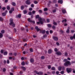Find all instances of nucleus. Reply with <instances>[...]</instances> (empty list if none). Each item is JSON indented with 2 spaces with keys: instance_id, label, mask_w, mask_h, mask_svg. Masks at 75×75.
<instances>
[{
  "instance_id": "f257e3e1",
  "label": "nucleus",
  "mask_w": 75,
  "mask_h": 75,
  "mask_svg": "<svg viewBox=\"0 0 75 75\" xmlns=\"http://www.w3.org/2000/svg\"><path fill=\"white\" fill-rule=\"evenodd\" d=\"M10 22L9 23L10 25H12L13 27H15V23H14L13 22V19L12 18H11L10 19Z\"/></svg>"
},
{
  "instance_id": "f03ea898",
  "label": "nucleus",
  "mask_w": 75,
  "mask_h": 75,
  "mask_svg": "<svg viewBox=\"0 0 75 75\" xmlns=\"http://www.w3.org/2000/svg\"><path fill=\"white\" fill-rule=\"evenodd\" d=\"M71 65V62L69 61H67L64 63V65L65 67H68V66H70Z\"/></svg>"
},
{
  "instance_id": "7ed1b4c3",
  "label": "nucleus",
  "mask_w": 75,
  "mask_h": 75,
  "mask_svg": "<svg viewBox=\"0 0 75 75\" xmlns=\"http://www.w3.org/2000/svg\"><path fill=\"white\" fill-rule=\"evenodd\" d=\"M34 72H35V74L37 75H40H40H42V74H43V72H42V71H39L38 72L37 71L35 70Z\"/></svg>"
},
{
  "instance_id": "20e7f679",
  "label": "nucleus",
  "mask_w": 75,
  "mask_h": 75,
  "mask_svg": "<svg viewBox=\"0 0 75 75\" xmlns=\"http://www.w3.org/2000/svg\"><path fill=\"white\" fill-rule=\"evenodd\" d=\"M66 71L67 73H70L71 72V71H72V69L71 68H67L66 69Z\"/></svg>"
},
{
  "instance_id": "39448f33",
  "label": "nucleus",
  "mask_w": 75,
  "mask_h": 75,
  "mask_svg": "<svg viewBox=\"0 0 75 75\" xmlns=\"http://www.w3.org/2000/svg\"><path fill=\"white\" fill-rule=\"evenodd\" d=\"M28 21L29 23H33V24H35V21H32L30 18H28Z\"/></svg>"
},
{
  "instance_id": "423d86ee",
  "label": "nucleus",
  "mask_w": 75,
  "mask_h": 75,
  "mask_svg": "<svg viewBox=\"0 0 75 75\" xmlns=\"http://www.w3.org/2000/svg\"><path fill=\"white\" fill-rule=\"evenodd\" d=\"M38 20L39 21V22H40L41 24H43V22L42 21V18H38Z\"/></svg>"
},
{
  "instance_id": "0eeeda50",
  "label": "nucleus",
  "mask_w": 75,
  "mask_h": 75,
  "mask_svg": "<svg viewBox=\"0 0 75 75\" xmlns=\"http://www.w3.org/2000/svg\"><path fill=\"white\" fill-rule=\"evenodd\" d=\"M53 39L55 41H58V38L57 37H53Z\"/></svg>"
},
{
  "instance_id": "6e6552de",
  "label": "nucleus",
  "mask_w": 75,
  "mask_h": 75,
  "mask_svg": "<svg viewBox=\"0 0 75 75\" xmlns=\"http://www.w3.org/2000/svg\"><path fill=\"white\" fill-rule=\"evenodd\" d=\"M26 3L28 5H30L31 4V2L29 1H26Z\"/></svg>"
},
{
  "instance_id": "1a4fd4ad",
  "label": "nucleus",
  "mask_w": 75,
  "mask_h": 75,
  "mask_svg": "<svg viewBox=\"0 0 75 75\" xmlns=\"http://www.w3.org/2000/svg\"><path fill=\"white\" fill-rule=\"evenodd\" d=\"M40 33H42L43 34H45V30H42V31L40 30Z\"/></svg>"
},
{
  "instance_id": "9d476101",
  "label": "nucleus",
  "mask_w": 75,
  "mask_h": 75,
  "mask_svg": "<svg viewBox=\"0 0 75 75\" xmlns=\"http://www.w3.org/2000/svg\"><path fill=\"white\" fill-rule=\"evenodd\" d=\"M35 29L37 31H40V29L38 28V26H36L35 27Z\"/></svg>"
},
{
  "instance_id": "9b49d317",
  "label": "nucleus",
  "mask_w": 75,
  "mask_h": 75,
  "mask_svg": "<svg viewBox=\"0 0 75 75\" xmlns=\"http://www.w3.org/2000/svg\"><path fill=\"white\" fill-rule=\"evenodd\" d=\"M56 54L58 55H62V53L60 52H58L56 53Z\"/></svg>"
},
{
  "instance_id": "f8f14e48",
  "label": "nucleus",
  "mask_w": 75,
  "mask_h": 75,
  "mask_svg": "<svg viewBox=\"0 0 75 75\" xmlns=\"http://www.w3.org/2000/svg\"><path fill=\"white\" fill-rule=\"evenodd\" d=\"M58 3H60V4H62L63 1L62 0H59Z\"/></svg>"
},
{
  "instance_id": "ddd939ff",
  "label": "nucleus",
  "mask_w": 75,
  "mask_h": 75,
  "mask_svg": "<svg viewBox=\"0 0 75 75\" xmlns=\"http://www.w3.org/2000/svg\"><path fill=\"white\" fill-rule=\"evenodd\" d=\"M62 69V67L61 66H59L58 67V69L59 71H61Z\"/></svg>"
},
{
  "instance_id": "4468645a",
  "label": "nucleus",
  "mask_w": 75,
  "mask_h": 75,
  "mask_svg": "<svg viewBox=\"0 0 75 75\" xmlns=\"http://www.w3.org/2000/svg\"><path fill=\"white\" fill-rule=\"evenodd\" d=\"M23 13L24 14H27V11L26 10H24L23 11Z\"/></svg>"
},
{
  "instance_id": "2eb2a0df",
  "label": "nucleus",
  "mask_w": 75,
  "mask_h": 75,
  "mask_svg": "<svg viewBox=\"0 0 75 75\" xmlns=\"http://www.w3.org/2000/svg\"><path fill=\"white\" fill-rule=\"evenodd\" d=\"M7 54H8V52L7 51H6L4 52V55H7Z\"/></svg>"
},
{
  "instance_id": "dca6fc26",
  "label": "nucleus",
  "mask_w": 75,
  "mask_h": 75,
  "mask_svg": "<svg viewBox=\"0 0 75 75\" xmlns=\"http://www.w3.org/2000/svg\"><path fill=\"white\" fill-rule=\"evenodd\" d=\"M48 52L49 54H51L52 53V50L49 49L48 51Z\"/></svg>"
},
{
  "instance_id": "f3484780",
  "label": "nucleus",
  "mask_w": 75,
  "mask_h": 75,
  "mask_svg": "<svg viewBox=\"0 0 75 75\" xmlns=\"http://www.w3.org/2000/svg\"><path fill=\"white\" fill-rule=\"evenodd\" d=\"M21 64L22 66H24L25 65V62H24V61H23L22 63H21Z\"/></svg>"
},
{
  "instance_id": "a211bd4d",
  "label": "nucleus",
  "mask_w": 75,
  "mask_h": 75,
  "mask_svg": "<svg viewBox=\"0 0 75 75\" xmlns=\"http://www.w3.org/2000/svg\"><path fill=\"white\" fill-rule=\"evenodd\" d=\"M62 12L63 14H65V13H66V10L65 9H63L62 10Z\"/></svg>"
},
{
  "instance_id": "6ab92c4d",
  "label": "nucleus",
  "mask_w": 75,
  "mask_h": 75,
  "mask_svg": "<svg viewBox=\"0 0 75 75\" xmlns=\"http://www.w3.org/2000/svg\"><path fill=\"white\" fill-rule=\"evenodd\" d=\"M21 14H19L18 16H16V17H18V18H21Z\"/></svg>"
},
{
  "instance_id": "aec40b11",
  "label": "nucleus",
  "mask_w": 75,
  "mask_h": 75,
  "mask_svg": "<svg viewBox=\"0 0 75 75\" xmlns=\"http://www.w3.org/2000/svg\"><path fill=\"white\" fill-rule=\"evenodd\" d=\"M35 18H41L40 17V16H39V15H36V16H35Z\"/></svg>"
},
{
  "instance_id": "412c9836",
  "label": "nucleus",
  "mask_w": 75,
  "mask_h": 75,
  "mask_svg": "<svg viewBox=\"0 0 75 75\" xmlns=\"http://www.w3.org/2000/svg\"><path fill=\"white\" fill-rule=\"evenodd\" d=\"M3 35L2 33H0V38H2V37H3Z\"/></svg>"
},
{
  "instance_id": "4be33fe9",
  "label": "nucleus",
  "mask_w": 75,
  "mask_h": 75,
  "mask_svg": "<svg viewBox=\"0 0 75 75\" xmlns=\"http://www.w3.org/2000/svg\"><path fill=\"white\" fill-rule=\"evenodd\" d=\"M47 26L49 28H51L52 27V25L51 24H48Z\"/></svg>"
},
{
  "instance_id": "5701e85b",
  "label": "nucleus",
  "mask_w": 75,
  "mask_h": 75,
  "mask_svg": "<svg viewBox=\"0 0 75 75\" xmlns=\"http://www.w3.org/2000/svg\"><path fill=\"white\" fill-rule=\"evenodd\" d=\"M1 34H4L5 33V30H2L1 31Z\"/></svg>"
},
{
  "instance_id": "b1692460",
  "label": "nucleus",
  "mask_w": 75,
  "mask_h": 75,
  "mask_svg": "<svg viewBox=\"0 0 75 75\" xmlns=\"http://www.w3.org/2000/svg\"><path fill=\"white\" fill-rule=\"evenodd\" d=\"M12 4L13 6H16V4L14 2H12Z\"/></svg>"
},
{
  "instance_id": "393cba45",
  "label": "nucleus",
  "mask_w": 75,
  "mask_h": 75,
  "mask_svg": "<svg viewBox=\"0 0 75 75\" xmlns=\"http://www.w3.org/2000/svg\"><path fill=\"white\" fill-rule=\"evenodd\" d=\"M30 62H34V59L33 58H31L30 59Z\"/></svg>"
},
{
  "instance_id": "a878e982",
  "label": "nucleus",
  "mask_w": 75,
  "mask_h": 75,
  "mask_svg": "<svg viewBox=\"0 0 75 75\" xmlns=\"http://www.w3.org/2000/svg\"><path fill=\"white\" fill-rule=\"evenodd\" d=\"M6 8L8 10H10V6H8L6 7Z\"/></svg>"
},
{
  "instance_id": "bb28decb",
  "label": "nucleus",
  "mask_w": 75,
  "mask_h": 75,
  "mask_svg": "<svg viewBox=\"0 0 75 75\" xmlns=\"http://www.w3.org/2000/svg\"><path fill=\"white\" fill-rule=\"evenodd\" d=\"M66 33H69V29H68L66 30Z\"/></svg>"
},
{
  "instance_id": "cd10ccee",
  "label": "nucleus",
  "mask_w": 75,
  "mask_h": 75,
  "mask_svg": "<svg viewBox=\"0 0 75 75\" xmlns=\"http://www.w3.org/2000/svg\"><path fill=\"white\" fill-rule=\"evenodd\" d=\"M24 8V6L22 5L21 7V10H23Z\"/></svg>"
},
{
  "instance_id": "c85d7f7f",
  "label": "nucleus",
  "mask_w": 75,
  "mask_h": 75,
  "mask_svg": "<svg viewBox=\"0 0 75 75\" xmlns=\"http://www.w3.org/2000/svg\"><path fill=\"white\" fill-rule=\"evenodd\" d=\"M41 58L42 59H45V57L44 56H42L41 57Z\"/></svg>"
},
{
  "instance_id": "c756f323",
  "label": "nucleus",
  "mask_w": 75,
  "mask_h": 75,
  "mask_svg": "<svg viewBox=\"0 0 75 75\" xmlns=\"http://www.w3.org/2000/svg\"><path fill=\"white\" fill-rule=\"evenodd\" d=\"M62 70L64 71L65 69V68L64 66H62Z\"/></svg>"
},
{
  "instance_id": "7c9ffc66",
  "label": "nucleus",
  "mask_w": 75,
  "mask_h": 75,
  "mask_svg": "<svg viewBox=\"0 0 75 75\" xmlns=\"http://www.w3.org/2000/svg\"><path fill=\"white\" fill-rule=\"evenodd\" d=\"M2 14L3 16H6V13H2Z\"/></svg>"
},
{
  "instance_id": "2f4dec72",
  "label": "nucleus",
  "mask_w": 75,
  "mask_h": 75,
  "mask_svg": "<svg viewBox=\"0 0 75 75\" xmlns=\"http://www.w3.org/2000/svg\"><path fill=\"white\" fill-rule=\"evenodd\" d=\"M28 14L29 15V16H31V15H32V12L31 11H29V12L28 13Z\"/></svg>"
},
{
  "instance_id": "473e14b6",
  "label": "nucleus",
  "mask_w": 75,
  "mask_h": 75,
  "mask_svg": "<svg viewBox=\"0 0 75 75\" xmlns=\"http://www.w3.org/2000/svg\"><path fill=\"white\" fill-rule=\"evenodd\" d=\"M13 55H14V56H17V53L16 52H14L13 53Z\"/></svg>"
},
{
  "instance_id": "72a5a7b5",
  "label": "nucleus",
  "mask_w": 75,
  "mask_h": 75,
  "mask_svg": "<svg viewBox=\"0 0 75 75\" xmlns=\"http://www.w3.org/2000/svg\"><path fill=\"white\" fill-rule=\"evenodd\" d=\"M51 69L52 70V71H55V68L54 67H52Z\"/></svg>"
},
{
  "instance_id": "f704fd0d",
  "label": "nucleus",
  "mask_w": 75,
  "mask_h": 75,
  "mask_svg": "<svg viewBox=\"0 0 75 75\" xmlns=\"http://www.w3.org/2000/svg\"><path fill=\"white\" fill-rule=\"evenodd\" d=\"M30 51L31 52H33V49L31 48H30Z\"/></svg>"
},
{
  "instance_id": "c9c22d12",
  "label": "nucleus",
  "mask_w": 75,
  "mask_h": 75,
  "mask_svg": "<svg viewBox=\"0 0 75 75\" xmlns=\"http://www.w3.org/2000/svg\"><path fill=\"white\" fill-rule=\"evenodd\" d=\"M52 28L53 29V30H55L56 29V28L54 25H53L52 27Z\"/></svg>"
},
{
  "instance_id": "e433bc0d",
  "label": "nucleus",
  "mask_w": 75,
  "mask_h": 75,
  "mask_svg": "<svg viewBox=\"0 0 75 75\" xmlns=\"http://www.w3.org/2000/svg\"><path fill=\"white\" fill-rule=\"evenodd\" d=\"M21 68H23V71H25V68L24 67L22 66L21 67Z\"/></svg>"
},
{
  "instance_id": "4c0bfd02",
  "label": "nucleus",
  "mask_w": 75,
  "mask_h": 75,
  "mask_svg": "<svg viewBox=\"0 0 75 75\" xmlns=\"http://www.w3.org/2000/svg\"><path fill=\"white\" fill-rule=\"evenodd\" d=\"M60 32L61 33V34H64V31L62 30H60Z\"/></svg>"
},
{
  "instance_id": "58836bf2",
  "label": "nucleus",
  "mask_w": 75,
  "mask_h": 75,
  "mask_svg": "<svg viewBox=\"0 0 75 75\" xmlns=\"http://www.w3.org/2000/svg\"><path fill=\"white\" fill-rule=\"evenodd\" d=\"M67 19H65L64 20H63L62 21V23H64V22H67Z\"/></svg>"
},
{
  "instance_id": "ea45409f",
  "label": "nucleus",
  "mask_w": 75,
  "mask_h": 75,
  "mask_svg": "<svg viewBox=\"0 0 75 75\" xmlns=\"http://www.w3.org/2000/svg\"><path fill=\"white\" fill-rule=\"evenodd\" d=\"M60 74H62V75H63V74H64V71H61L60 72Z\"/></svg>"
},
{
  "instance_id": "a19ab883",
  "label": "nucleus",
  "mask_w": 75,
  "mask_h": 75,
  "mask_svg": "<svg viewBox=\"0 0 75 75\" xmlns=\"http://www.w3.org/2000/svg\"><path fill=\"white\" fill-rule=\"evenodd\" d=\"M53 24L54 25H57L58 24L56 22H53Z\"/></svg>"
},
{
  "instance_id": "79ce46f5",
  "label": "nucleus",
  "mask_w": 75,
  "mask_h": 75,
  "mask_svg": "<svg viewBox=\"0 0 75 75\" xmlns=\"http://www.w3.org/2000/svg\"><path fill=\"white\" fill-rule=\"evenodd\" d=\"M35 11H32L33 14H35Z\"/></svg>"
},
{
  "instance_id": "37998d69",
  "label": "nucleus",
  "mask_w": 75,
  "mask_h": 75,
  "mask_svg": "<svg viewBox=\"0 0 75 75\" xmlns=\"http://www.w3.org/2000/svg\"><path fill=\"white\" fill-rule=\"evenodd\" d=\"M47 10H48V8H44V11H47Z\"/></svg>"
},
{
  "instance_id": "c03bdc74",
  "label": "nucleus",
  "mask_w": 75,
  "mask_h": 75,
  "mask_svg": "<svg viewBox=\"0 0 75 75\" xmlns=\"http://www.w3.org/2000/svg\"><path fill=\"white\" fill-rule=\"evenodd\" d=\"M3 72H6V69L5 68H4L3 69Z\"/></svg>"
},
{
  "instance_id": "a18cd8bd",
  "label": "nucleus",
  "mask_w": 75,
  "mask_h": 75,
  "mask_svg": "<svg viewBox=\"0 0 75 75\" xmlns=\"http://www.w3.org/2000/svg\"><path fill=\"white\" fill-rule=\"evenodd\" d=\"M48 68L49 69H51V65H50L48 66Z\"/></svg>"
},
{
  "instance_id": "49530a36",
  "label": "nucleus",
  "mask_w": 75,
  "mask_h": 75,
  "mask_svg": "<svg viewBox=\"0 0 75 75\" xmlns=\"http://www.w3.org/2000/svg\"><path fill=\"white\" fill-rule=\"evenodd\" d=\"M53 3H57V0H54L53 1Z\"/></svg>"
},
{
  "instance_id": "de8ad7c7",
  "label": "nucleus",
  "mask_w": 75,
  "mask_h": 75,
  "mask_svg": "<svg viewBox=\"0 0 75 75\" xmlns=\"http://www.w3.org/2000/svg\"><path fill=\"white\" fill-rule=\"evenodd\" d=\"M4 50H1L0 52L1 54H3L4 52L3 51Z\"/></svg>"
},
{
  "instance_id": "09e8293b",
  "label": "nucleus",
  "mask_w": 75,
  "mask_h": 75,
  "mask_svg": "<svg viewBox=\"0 0 75 75\" xmlns=\"http://www.w3.org/2000/svg\"><path fill=\"white\" fill-rule=\"evenodd\" d=\"M70 40H73V39H74V37L73 36H71L70 37Z\"/></svg>"
},
{
  "instance_id": "8fccbe9b",
  "label": "nucleus",
  "mask_w": 75,
  "mask_h": 75,
  "mask_svg": "<svg viewBox=\"0 0 75 75\" xmlns=\"http://www.w3.org/2000/svg\"><path fill=\"white\" fill-rule=\"evenodd\" d=\"M11 10L12 11H14V8H12L11 9Z\"/></svg>"
},
{
  "instance_id": "3c124183",
  "label": "nucleus",
  "mask_w": 75,
  "mask_h": 75,
  "mask_svg": "<svg viewBox=\"0 0 75 75\" xmlns=\"http://www.w3.org/2000/svg\"><path fill=\"white\" fill-rule=\"evenodd\" d=\"M75 30H71V32L72 33H75Z\"/></svg>"
},
{
  "instance_id": "603ef678",
  "label": "nucleus",
  "mask_w": 75,
  "mask_h": 75,
  "mask_svg": "<svg viewBox=\"0 0 75 75\" xmlns=\"http://www.w3.org/2000/svg\"><path fill=\"white\" fill-rule=\"evenodd\" d=\"M38 3V2L37 1H34V3H35V4H37Z\"/></svg>"
},
{
  "instance_id": "864d4df0",
  "label": "nucleus",
  "mask_w": 75,
  "mask_h": 75,
  "mask_svg": "<svg viewBox=\"0 0 75 75\" xmlns=\"http://www.w3.org/2000/svg\"><path fill=\"white\" fill-rule=\"evenodd\" d=\"M31 7H32V8H33V7H34V4H31Z\"/></svg>"
},
{
  "instance_id": "5fc2aeb1",
  "label": "nucleus",
  "mask_w": 75,
  "mask_h": 75,
  "mask_svg": "<svg viewBox=\"0 0 75 75\" xmlns=\"http://www.w3.org/2000/svg\"><path fill=\"white\" fill-rule=\"evenodd\" d=\"M64 55L66 57H67L68 55V53H67V52H66L64 54Z\"/></svg>"
},
{
  "instance_id": "6e6d98bb",
  "label": "nucleus",
  "mask_w": 75,
  "mask_h": 75,
  "mask_svg": "<svg viewBox=\"0 0 75 75\" xmlns=\"http://www.w3.org/2000/svg\"><path fill=\"white\" fill-rule=\"evenodd\" d=\"M3 21V19L2 17L0 18V21Z\"/></svg>"
},
{
  "instance_id": "4d7b16f0",
  "label": "nucleus",
  "mask_w": 75,
  "mask_h": 75,
  "mask_svg": "<svg viewBox=\"0 0 75 75\" xmlns=\"http://www.w3.org/2000/svg\"><path fill=\"white\" fill-rule=\"evenodd\" d=\"M56 74L57 75H58V74H59V71H57L56 72Z\"/></svg>"
},
{
  "instance_id": "13d9d810",
  "label": "nucleus",
  "mask_w": 75,
  "mask_h": 75,
  "mask_svg": "<svg viewBox=\"0 0 75 75\" xmlns=\"http://www.w3.org/2000/svg\"><path fill=\"white\" fill-rule=\"evenodd\" d=\"M54 51L56 52H57V51H58V49L57 48H55L54 49Z\"/></svg>"
},
{
  "instance_id": "bf43d9fd",
  "label": "nucleus",
  "mask_w": 75,
  "mask_h": 75,
  "mask_svg": "<svg viewBox=\"0 0 75 75\" xmlns=\"http://www.w3.org/2000/svg\"><path fill=\"white\" fill-rule=\"evenodd\" d=\"M33 10V8H29V11H32Z\"/></svg>"
},
{
  "instance_id": "052dcab7",
  "label": "nucleus",
  "mask_w": 75,
  "mask_h": 75,
  "mask_svg": "<svg viewBox=\"0 0 75 75\" xmlns=\"http://www.w3.org/2000/svg\"><path fill=\"white\" fill-rule=\"evenodd\" d=\"M2 9L4 11L6 9V8L5 7H4L2 8Z\"/></svg>"
},
{
  "instance_id": "680f3d73",
  "label": "nucleus",
  "mask_w": 75,
  "mask_h": 75,
  "mask_svg": "<svg viewBox=\"0 0 75 75\" xmlns=\"http://www.w3.org/2000/svg\"><path fill=\"white\" fill-rule=\"evenodd\" d=\"M67 59H64L63 60L64 62H67Z\"/></svg>"
},
{
  "instance_id": "e2e57ef3",
  "label": "nucleus",
  "mask_w": 75,
  "mask_h": 75,
  "mask_svg": "<svg viewBox=\"0 0 75 75\" xmlns=\"http://www.w3.org/2000/svg\"><path fill=\"white\" fill-rule=\"evenodd\" d=\"M28 64H29V62L28 61H27L25 62V64L26 65H28Z\"/></svg>"
},
{
  "instance_id": "0e129e2a",
  "label": "nucleus",
  "mask_w": 75,
  "mask_h": 75,
  "mask_svg": "<svg viewBox=\"0 0 75 75\" xmlns=\"http://www.w3.org/2000/svg\"><path fill=\"white\" fill-rule=\"evenodd\" d=\"M3 62L4 64H6V60H4L3 61Z\"/></svg>"
},
{
  "instance_id": "69168bd1",
  "label": "nucleus",
  "mask_w": 75,
  "mask_h": 75,
  "mask_svg": "<svg viewBox=\"0 0 75 75\" xmlns=\"http://www.w3.org/2000/svg\"><path fill=\"white\" fill-rule=\"evenodd\" d=\"M3 58V55L0 54V58Z\"/></svg>"
},
{
  "instance_id": "338daca9",
  "label": "nucleus",
  "mask_w": 75,
  "mask_h": 75,
  "mask_svg": "<svg viewBox=\"0 0 75 75\" xmlns=\"http://www.w3.org/2000/svg\"><path fill=\"white\" fill-rule=\"evenodd\" d=\"M23 41L25 42V41H27V39H26L23 38Z\"/></svg>"
},
{
  "instance_id": "774afa93",
  "label": "nucleus",
  "mask_w": 75,
  "mask_h": 75,
  "mask_svg": "<svg viewBox=\"0 0 75 75\" xmlns=\"http://www.w3.org/2000/svg\"><path fill=\"white\" fill-rule=\"evenodd\" d=\"M39 12L40 13H42V11L41 10H39Z\"/></svg>"
}]
</instances>
